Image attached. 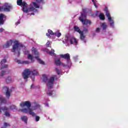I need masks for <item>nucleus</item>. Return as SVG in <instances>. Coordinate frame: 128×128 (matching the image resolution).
I'll return each instance as SVG.
<instances>
[{"label":"nucleus","mask_w":128,"mask_h":128,"mask_svg":"<svg viewBox=\"0 0 128 128\" xmlns=\"http://www.w3.org/2000/svg\"><path fill=\"white\" fill-rule=\"evenodd\" d=\"M17 4L20 6H22L23 12L26 14L30 12H34V10H36V8L32 6L28 8L26 2H22V0H17Z\"/></svg>","instance_id":"1"},{"label":"nucleus","mask_w":128,"mask_h":128,"mask_svg":"<svg viewBox=\"0 0 128 128\" xmlns=\"http://www.w3.org/2000/svg\"><path fill=\"white\" fill-rule=\"evenodd\" d=\"M24 46L22 44H20L18 41H15L13 45L12 49V52H14V54H17V56L20 54V48Z\"/></svg>","instance_id":"2"},{"label":"nucleus","mask_w":128,"mask_h":128,"mask_svg":"<svg viewBox=\"0 0 128 128\" xmlns=\"http://www.w3.org/2000/svg\"><path fill=\"white\" fill-rule=\"evenodd\" d=\"M32 74V76H38V72L36 70L30 71V69H26L22 72V76L24 80H28L30 76Z\"/></svg>","instance_id":"3"},{"label":"nucleus","mask_w":128,"mask_h":128,"mask_svg":"<svg viewBox=\"0 0 128 128\" xmlns=\"http://www.w3.org/2000/svg\"><path fill=\"white\" fill-rule=\"evenodd\" d=\"M86 9L83 10V12L81 14V16L79 18V20L80 22H82V24H92V22L88 19H84L86 18Z\"/></svg>","instance_id":"4"},{"label":"nucleus","mask_w":128,"mask_h":128,"mask_svg":"<svg viewBox=\"0 0 128 128\" xmlns=\"http://www.w3.org/2000/svg\"><path fill=\"white\" fill-rule=\"evenodd\" d=\"M20 106H22H22H26L27 108H28V109L24 108L21 110V112H22L28 114V109L30 108L32 106V104H30V101H26L24 102L20 103Z\"/></svg>","instance_id":"5"},{"label":"nucleus","mask_w":128,"mask_h":128,"mask_svg":"<svg viewBox=\"0 0 128 128\" xmlns=\"http://www.w3.org/2000/svg\"><path fill=\"white\" fill-rule=\"evenodd\" d=\"M32 51L33 52L34 54L36 56H35V58H36L38 62H39V64H41L44 65V62L42 61V60H40V56H38V52L36 48L33 47L32 48Z\"/></svg>","instance_id":"6"},{"label":"nucleus","mask_w":128,"mask_h":128,"mask_svg":"<svg viewBox=\"0 0 128 128\" xmlns=\"http://www.w3.org/2000/svg\"><path fill=\"white\" fill-rule=\"evenodd\" d=\"M54 76H51L48 80L46 86L48 90H50V88H52V86H54Z\"/></svg>","instance_id":"7"},{"label":"nucleus","mask_w":128,"mask_h":128,"mask_svg":"<svg viewBox=\"0 0 128 128\" xmlns=\"http://www.w3.org/2000/svg\"><path fill=\"white\" fill-rule=\"evenodd\" d=\"M105 12L106 16L108 18V20H109V22H110V26L114 28V20L112 19V17H110V12L108 11L106 8H105Z\"/></svg>","instance_id":"8"},{"label":"nucleus","mask_w":128,"mask_h":128,"mask_svg":"<svg viewBox=\"0 0 128 128\" xmlns=\"http://www.w3.org/2000/svg\"><path fill=\"white\" fill-rule=\"evenodd\" d=\"M74 28L75 32H78V34H80V40H84V38H86V36L84 35V32L81 31L80 28L76 26H74Z\"/></svg>","instance_id":"9"},{"label":"nucleus","mask_w":128,"mask_h":128,"mask_svg":"<svg viewBox=\"0 0 128 128\" xmlns=\"http://www.w3.org/2000/svg\"><path fill=\"white\" fill-rule=\"evenodd\" d=\"M60 58H64V60H66L67 61V64L70 63V54H60Z\"/></svg>","instance_id":"10"},{"label":"nucleus","mask_w":128,"mask_h":128,"mask_svg":"<svg viewBox=\"0 0 128 128\" xmlns=\"http://www.w3.org/2000/svg\"><path fill=\"white\" fill-rule=\"evenodd\" d=\"M12 9V6L8 3H6L4 4V8L3 7V12H10V10Z\"/></svg>","instance_id":"11"},{"label":"nucleus","mask_w":128,"mask_h":128,"mask_svg":"<svg viewBox=\"0 0 128 128\" xmlns=\"http://www.w3.org/2000/svg\"><path fill=\"white\" fill-rule=\"evenodd\" d=\"M28 114H30V116H36V121L38 122L40 120V118L38 116H36V113L32 111V110L31 108L28 109Z\"/></svg>","instance_id":"12"},{"label":"nucleus","mask_w":128,"mask_h":128,"mask_svg":"<svg viewBox=\"0 0 128 128\" xmlns=\"http://www.w3.org/2000/svg\"><path fill=\"white\" fill-rule=\"evenodd\" d=\"M6 16L4 15V14H0V26H2V24H4V22H6Z\"/></svg>","instance_id":"13"},{"label":"nucleus","mask_w":128,"mask_h":128,"mask_svg":"<svg viewBox=\"0 0 128 128\" xmlns=\"http://www.w3.org/2000/svg\"><path fill=\"white\" fill-rule=\"evenodd\" d=\"M69 42L70 44H75L78 46V40L74 37H70L69 39Z\"/></svg>","instance_id":"14"},{"label":"nucleus","mask_w":128,"mask_h":128,"mask_svg":"<svg viewBox=\"0 0 128 128\" xmlns=\"http://www.w3.org/2000/svg\"><path fill=\"white\" fill-rule=\"evenodd\" d=\"M6 60L2 59L0 62V64L2 66L0 68V70H4V68H8V64L2 66V64H6Z\"/></svg>","instance_id":"15"},{"label":"nucleus","mask_w":128,"mask_h":128,"mask_svg":"<svg viewBox=\"0 0 128 128\" xmlns=\"http://www.w3.org/2000/svg\"><path fill=\"white\" fill-rule=\"evenodd\" d=\"M4 89L6 90V98H10V92L8 88L6 86H5L4 87Z\"/></svg>","instance_id":"16"},{"label":"nucleus","mask_w":128,"mask_h":128,"mask_svg":"<svg viewBox=\"0 0 128 128\" xmlns=\"http://www.w3.org/2000/svg\"><path fill=\"white\" fill-rule=\"evenodd\" d=\"M12 44V41L10 40V41H8L6 44L3 45V48H10Z\"/></svg>","instance_id":"17"},{"label":"nucleus","mask_w":128,"mask_h":128,"mask_svg":"<svg viewBox=\"0 0 128 128\" xmlns=\"http://www.w3.org/2000/svg\"><path fill=\"white\" fill-rule=\"evenodd\" d=\"M20 120H22V122H24L26 124H28V116H22L20 118Z\"/></svg>","instance_id":"18"},{"label":"nucleus","mask_w":128,"mask_h":128,"mask_svg":"<svg viewBox=\"0 0 128 128\" xmlns=\"http://www.w3.org/2000/svg\"><path fill=\"white\" fill-rule=\"evenodd\" d=\"M48 33L46 34V36H54V33L52 32V30H48Z\"/></svg>","instance_id":"19"},{"label":"nucleus","mask_w":128,"mask_h":128,"mask_svg":"<svg viewBox=\"0 0 128 128\" xmlns=\"http://www.w3.org/2000/svg\"><path fill=\"white\" fill-rule=\"evenodd\" d=\"M55 64L56 66H60L62 64V62H60V59H57L55 60Z\"/></svg>","instance_id":"20"},{"label":"nucleus","mask_w":128,"mask_h":128,"mask_svg":"<svg viewBox=\"0 0 128 128\" xmlns=\"http://www.w3.org/2000/svg\"><path fill=\"white\" fill-rule=\"evenodd\" d=\"M0 102L1 104H6V100L4 98L0 97Z\"/></svg>","instance_id":"21"},{"label":"nucleus","mask_w":128,"mask_h":128,"mask_svg":"<svg viewBox=\"0 0 128 128\" xmlns=\"http://www.w3.org/2000/svg\"><path fill=\"white\" fill-rule=\"evenodd\" d=\"M99 18L100 20H106V18H104V14L100 13V14L99 15Z\"/></svg>","instance_id":"22"},{"label":"nucleus","mask_w":128,"mask_h":128,"mask_svg":"<svg viewBox=\"0 0 128 128\" xmlns=\"http://www.w3.org/2000/svg\"><path fill=\"white\" fill-rule=\"evenodd\" d=\"M32 4L34 8H40V6H38V4H36V2H32Z\"/></svg>","instance_id":"23"},{"label":"nucleus","mask_w":128,"mask_h":128,"mask_svg":"<svg viewBox=\"0 0 128 128\" xmlns=\"http://www.w3.org/2000/svg\"><path fill=\"white\" fill-rule=\"evenodd\" d=\"M43 78L42 80L44 82H48V76H46V75L44 74L42 76Z\"/></svg>","instance_id":"24"},{"label":"nucleus","mask_w":128,"mask_h":128,"mask_svg":"<svg viewBox=\"0 0 128 128\" xmlns=\"http://www.w3.org/2000/svg\"><path fill=\"white\" fill-rule=\"evenodd\" d=\"M101 26L102 27V30H106V28H108V26L106 23H102Z\"/></svg>","instance_id":"25"},{"label":"nucleus","mask_w":128,"mask_h":128,"mask_svg":"<svg viewBox=\"0 0 128 128\" xmlns=\"http://www.w3.org/2000/svg\"><path fill=\"white\" fill-rule=\"evenodd\" d=\"M12 82V78L8 76V78L6 79V82L7 84H10V82Z\"/></svg>","instance_id":"26"},{"label":"nucleus","mask_w":128,"mask_h":128,"mask_svg":"<svg viewBox=\"0 0 128 128\" xmlns=\"http://www.w3.org/2000/svg\"><path fill=\"white\" fill-rule=\"evenodd\" d=\"M54 36H57L58 38H60V36H62V33L60 32H54Z\"/></svg>","instance_id":"27"},{"label":"nucleus","mask_w":128,"mask_h":128,"mask_svg":"<svg viewBox=\"0 0 128 128\" xmlns=\"http://www.w3.org/2000/svg\"><path fill=\"white\" fill-rule=\"evenodd\" d=\"M50 56H54V49H52L51 51L48 52Z\"/></svg>","instance_id":"28"},{"label":"nucleus","mask_w":128,"mask_h":128,"mask_svg":"<svg viewBox=\"0 0 128 128\" xmlns=\"http://www.w3.org/2000/svg\"><path fill=\"white\" fill-rule=\"evenodd\" d=\"M1 110H2L3 112H6L8 110V108L6 106H4V107L2 108Z\"/></svg>","instance_id":"29"},{"label":"nucleus","mask_w":128,"mask_h":128,"mask_svg":"<svg viewBox=\"0 0 128 128\" xmlns=\"http://www.w3.org/2000/svg\"><path fill=\"white\" fill-rule=\"evenodd\" d=\"M10 108L12 110H18V108H16V106H14V105H12L10 106Z\"/></svg>","instance_id":"30"},{"label":"nucleus","mask_w":128,"mask_h":128,"mask_svg":"<svg viewBox=\"0 0 128 128\" xmlns=\"http://www.w3.org/2000/svg\"><path fill=\"white\" fill-rule=\"evenodd\" d=\"M28 60H34V57L32 56L29 54H28Z\"/></svg>","instance_id":"31"},{"label":"nucleus","mask_w":128,"mask_h":128,"mask_svg":"<svg viewBox=\"0 0 128 128\" xmlns=\"http://www.w3.org/2000/svg\"><path fill=\"white\" fill-rule=\"evenodd\" d=\"M4 115L6 116H8V117H10V112H4Z\"/></svg>","instance_id":"32"},{"label":"nucleus","mask_w":128,"mask_h":128,"mask_svg":"<svg viewBox=\"0 0 128 128\" xmlns=\"http://www.w3.org/2000/svg\"><path fill=\"white\" fill-rule=\"evenodd\" d=\"M56 72H57V74L58 75L60 74V70H58V68H56Z\"/></svg>","instance_id":"33"},{"label":"nucleus","mask_w":128,"mask_h":128,"mask_svg":"<svg viewBox=\"0 0 128 128\" xmlns=\"http://www.w3.org/2000/svg\"><path fill=\"white\" fill-rule=\"evenodd\" d=\"M6 71H4V70H2L1 72V76H4V74H6Z\"/></svg>","instance_id":"34"},{"label":"nucleus","mask_w":128,"mask_h":128,"mask_svg":"<svg viewBox=\"0 0 128 128\" xmlns=\"http://www.w3.org/2000/svg\"><path fill=\"white\" fill-rule=\"evenodd\" d=\"M47 94L50 96H52V90L48 92Z\"/></svg>","instance_id":"35"},{"label":"nucleus","mask_w":128,"mask_h":128,"mask_svg":"<svg viewBox=\"0 0 128 128\" xmlns=\"http://www.w3.org/2000/svg\"><path fill=\"white\" fill-rule=\"evenodd\" d=\"M36 0L38 4H40V2H42V4H44V0Z\"/></svg>","instance_id":"36"},{"label":"nucleus","mask_w":128,"mask_h":128,"mask_svg":"<svg viewBox=\"0 0 128 128\" xmlns=\"http://www.w3.org/2000/svg\"><path fill=\"white\" fill-rule=\"evenodd\" d=\"M46 46L47 48H50V41H48L46 44Z\"/></svg>","instance_id":"37"},{"label":"nucleus","mask_w":128,"mask_h":128,"mask_svg":"<svg viewBox=\"0 0 128 128\" xmlns=\"http://www.w3.org/2000/svg\"><path fill=\"white\" fill-rule=\"evenodd\" d=\"M92 2L94 4V6L96 8H98V6H96V1H94V0H92Z\"/></svg>","instance_id":"38"},{"label":"nucleus","mask_w":128,"mask_h":128,"mask_svg":"<svg viewBox=\"0 0 128 128\" xmlns=\"http://www.w3.org/2000/svg\"><path fill=\"white\" fill-rule=\"evenodd\" d=\"M83 32H88V28H85V27H84V30H83Z\"/></svg>","instance_id":"39"},{"label":"nucleus","mask_w":128,"mask_h":128,"mask_svg":"<svg viewBox=\"0 0 128 128\" xmlns=\"http://www.w3.org/2000/svg\"><path fill=\"white\" fill-rule=\"evenodd\" d=\"M40 108V104H37V105H36V106H34V108H33V110H36V108Z\"/></svg>","instance_id":"40"},{"label":"nucleus","mask_w":128,"mask_h":128,"mask_svg":"<svg viewBox=\"0 0 128 128\" xmlns=\"http://www.w3.org/2000/svg\"><path fill=\"white\" fill-rule=\"evenodd\" d=\"M100 28H98L96 29V32H100Z\"/></svg>","instance_id":"41"},{"label":"nucleus","mask_w":128,"mask_h":128,"mask_svg":"<svg viewBox=\"0 0 128 128\" xmlns=\"http://www.w3.org/2000/svg\"><path fill=\"white\" fill-rule=\"evenodd\" d=\"M4 28H0V32H4Z\"/></svg>","instance_id":"42"},{"label":"nucleus","mask_w":128,"mask_h":128,"mask_svg":"<svg viewBox=\"0 0 128 128\" xmlns=\"http://www.w3.org/2000/svg\"><path fill=\"white\" fill-rule=\"evenodd\" d=\"M24 64H30V62L28 61H24L23 62Z\"/></svg>","instance_id":"43"},{"label":"nucleus","mask_w":128,"mask_h":128,"mask_svg":"<svg viewBox=\"0 0 128 128\" xmlns=\"http://www.w3.org/2000/svg\"><path fill=\"white\" fill-rule=\"evenodd\" d=\"M0 12H4L3 7L0 6Z\"/></svg>","instance_id":"44"},{"label":"nucleus","mask_w":128,"mask_h":128,"mask_svg":"<svg viewBox=\"0 0 128 128\" xmlns=\"http://www.w3.org/2000/svg\"><path fill=\"white\" fill-rule=\"evenodd\" d=\"M62 66H64V67H66V66H68L64 63H62Z\"/></svg>","instance_id":"45"},{"label":"nucleus","mask_w":128,"mask_h":128,"mask_svg":"<svg viewBox=\"0 0 128 128\" xmlns=\"http://www.w3.org/2000/svg\"><path fill=\"white\" fill-rule=\"evenodd\" d=\"M17 62H18V64H21L20 60H17Z\"/></svg>","instance_id":"46"},{"label":"nucleus","mask_w":128,"mask_h":128,"mask_svg":"<svg viewBox=\"0 0 128 128\" xmlns=\"http://www.w3.org/2000/svg\"><path fill=\"white\" fill-rule=\"evenodd\" d=\"M31 14H32V16H34V12H32V13H31Z\"/></svg>","instance_id":"47"},{"label":"nucleus","mask_w":128,"mask_h":128,"mask_svg":"<svg viewBox=\"0 0 128 128\" xmlns=\"http://www.w3.org/2000/svg\"><path fill=\"white\" fill-rule=\"evenodd\" d=\"M16 24H20V22H18L16 23Z\"/></svg>","instance_id":"48"},{"label":"nucleus","mask_w":128,"mask_h":128,"mask_svg":"<svg viewBox=\"0 0 128 128\" xmlns=\"http://www.w3.org/2000/svg\"><path fill=\"white\" fill-rule=\"evenodd\" d=\"M32 80L33 82H34V78L32 79Z\"/></svg>","instance_id":"49"},{"label":"nucleus","mask_w":128,"mask_h":128,"mask_svg":"<svg viewBox=\"0 0 128 128\" xmlns=\"http://www.w3.org/2000/svg\"><path fill=\"white\" fill-rule=\"evenodd\" d=\"M33 86H34V84H32L31 85V88H32Z\"/></svg>","instance_id":"50"},{"label":"nucleus","mask_w":128,"mask_h":128,"mask_svg":"<svg viewBox=\"0 0 128 128\" xmlns=\"http://www.w3.org/2000/svg\"><path fill=\"white\" fill-rule=\"evenodd\" d=\"M0 112H1V111H0Z\"/></svg>","instance_id":"51"}]
</instances>
